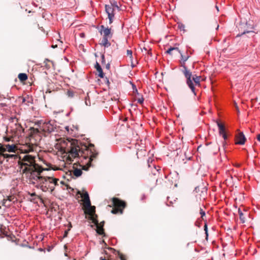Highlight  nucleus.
I'll list each match as a JSON object with an SVG mask.
<instances>
[{
    "mask_svg": "<svg viewBox=\"0 0 260 260\" xmlns=\"http://www.w3.org/2000/svg\"><path fill=\"white\" fill-rule=\"evenodd\" d=\"M60 151L62 153L68 154L67 158L68 161H71L73 158L78 157H82L84 159L88 158L87 167L82 166V169L86 171L88 170V167L91 166L92 160L96 158L98 154L93 144H89L87 145L76 140H72V141L68 140H61Z\"/></svg>",
    "mask_w": 260,
    "mask_h": 260,
    "instance_id": "nucleus-1",
    "label": "nucleus"
},
{
    "mask_svg": "<svg viewBox=\"0 0 260 260\" xmlns=\"http://www.w3.org/2000/svg\"><path fill=\"white\" fill-rule=\"evenodd\" d=\"M37 144L36 142L32 141L26 143L21 148V151L24 153H26L22 158L20 157V160L18 162L20 165V172L22 174H30L32 177L36 175H40L43 171H48L50 170V164H46L48 168H44L36 162V155L30 154L29 153L36 152L37 154Z\"/></svg>",
    "mask_w": 260,
    "mask_h": 260,
    "instance_id": "nucleus-2",
    "label": "nucleus"
},
{
    "mask_svg": "<svg viewBox=\"0 0 260 260\" xmlns=\"http://www.w3.org/2000/svg\"><path fill=\"white\" fill-rule=\"evenodd\" d=\"M78 193L81 195V197L83 202V207L84 208V213L89 215V219L92 222H97L98 215L95 214V207L91 206L88 193L87 191H85L83 193H81L78 191Z\"/></svg>",
    "mask_w": 260,
    "mask_h": 260,
    "instance_id": "nucleus-3",
    "label": "nucleus"
},
{
    "mask_svg": "<svg viewBox=\"0 0 260 260\" xmlns=\"http://www.w3.org/2000/svg\"><path fill=\"white\" fill-rule=\"evenodd\" d=\"M181 59L180 61L181 66L183 68V70L182 71L185 77L186 78V84L191 89V91L196 94L195 93V89L194 87H193V83L192 81L191 80V76H192L191 72H190L185 64V62L188 59V55H183L181 53Z\"/></svg>",
    "mask_w": 260,
    "mask_h": 260,
    "instance_id": "nucleus-4",
    "label": "nucleus"
},
{
    "mask_svg": "<svg viewBox=\"0 0 260 260\" xmlns=\"http://www.w3.org/2000/svg\"><path fill=\"white\" fill-rule=\"evenodd\" d=\"M54 125L52 123H51V121L43 123L40 129L34 127H31L29 129V140L32 142L33 139L35 138L37 136H39L40 137L39 134L41 131L44 132L50 133L54 131Z\"/></svg>",
    "mask_w": 260,
    "mask_h": 260,
    "instance_id": "nucleus-5",
    "label": "nucleus"
},
{
    "mask_svg": "<svg viewBox=\"0 0 260 260\" xmlns=\"http://www.w3.org/2000/svg\"><path fill=\"white\" fill-rule=\"evenodd\" d=\"M100 32L103 36V39L101 44L105 47H109L111 45L109 40L111 39L113 36V32L111 28L105 27L104 25L101 26Z\"/></svg>",
    "mask_w": 260,
    "mask_h": 260,
    "instance_id": "nucleus-6",
    "label": "nucleus"
},
{
    "mask_svg": "<svg viewBox=\"0 0 260 260\" xmlns=\"http://www.w3.org/2000/svg\"><path fill=\"white\" fill-rule=\"evenodd\" d=\"M33 179L40 183V188L44 192H47L50 191L52 192L54 189V186H51L50 183H49V181L47 177L43 176L40 175H36L35 177H33Z\"/></svg>",
    "mask_w": 260,
    "mask_h": 260,
    "instance_id": "nucleus-7",
    "label": "nucleus"
},
{
    "mask_svg": "<svg viewBox=\"0 0 260 260\" xmlns=\"http://www.w3.org/2000/svg\"><path fill=\"white\" fill-rule=\"evenodd\" d=\"M17 147L15 144H0V156H3L4 158H14L17 157L16 155L9 154L5 153V152H15Z\"/></svg>",
    "mask_w": 260,
    "mask_h": 260,
    "instance_id": "nucleus-8",
    "label": "nucleus"
},
{
    "mask_svg": "<svg viewBox=\"0 0 260 260\" xmlns=\"http://www.w3.org/2000/svg\"><path fill=\"white\" fill-rule=\"evenodd\" d=\"M112 206H113L111 212L113 214L123 213V210L126 207V203L118 198H112Z\"/></svg>",
    "mask_w": 260,
    "mask_h": 260,
    "instance_id": "nucleus-9",
    "label": "nucleus"
},
{
    "mask_svg": "<svg viewBox=\"0 0 260 260\" xmlns=\"http://www.w3.org/2000/svg\"><path fill=\"white\" fill-rule=\"evenodd\" d=\"M105 9L109 19V24H111L113 22V18L115 15L114 11L116 9L112 7V5H106L105 6Z\"/></svg>",
    "mask_w": 260,
    "mask_h": 260,
    "instance_id": "nucleus-10",
    "label": "nucleus"
},
{
    "mask_svg": "<svg viewBox=\"0 0 260 260\" xmlns=\"http://www.w3.org/2000/svg\"><path fill=\"white\" fill-rule=\"evenodd\" d=\"M238 133L235 136V144L239 145H243L246 140V139L242 132L238 130Z\"/></svg>",
    "mask_w": 260,
    "mask_h": 260,
    "instance_id": "nucleus-11",
    "label": "nucleus"
},
{
    "mask_svg": "<svg viewBox=\"0 0 260 260\" xmlns=\"http://www.w3.org/2000/svg\"><path fill=\"white\" fill-rule=\"evenodd\" d=\"M219 148L218 145L215 144L212 147L207 145L205 148V150L209 152L210 153L216 154L219 151Z\"/></svg>",
    "mask_w": 260,
    "mask_h": 260,
    "instance_id": "nucleus-12",
    "label": "nucleus"
},
{
    "mask_svg": "<svg viewBox=\"0 0 260 260\" xmlns=\"http://www.w3.org/2000/svg\"><path fill=\"white\" fill-rule=\"evenodd\" d=\"M108 249L111 250L115 255H117L120 260H126V256L119 251H117L111 247H108Z\"/></svg>",
    "mask_w": 260,
    "mask_h": 260,
    "instance_id": "nucleus-13",
    "label": "nucleus"
},
{
    "mask_svg": "<svg viewBox=\"0 0 260 260\" xmlns=\"http://www.w3.org/2000/svg\"><path fill=\"white\" fill-rule=\"evenodd\" d=\"M94 223L96 226V231L97 233L101 235H103L104 236H105V234L104 233V228L102 226H100V225L98 224V220H97L96 222H93Z\"/></svg>",
    "mask_w": 260,
    "mask_h": 260,
    "instance_id": "nucleus-14",
    "label": "nucleus"
},
{
    "mask_svg": "<svg viewBox=\"0 0 260 260\" xmlns=\"http://www.w3.org/2000/svg\"><path fill=\"white\" fill-rule=\"evenodd\" d=\"M95 68L96 69L97 72H98V76L100 78H103L104 76V74L103 72V70L100 65V64L96 62L95 65Z\"/></svg>",
    "mask_w": 260,
    "mask_h": 260,
    "instance_id": "nucleus-15",
    "label": "nucleus"
},
{
    "mask_svg": "<svg viewBox=\"0 0 260 260\" xmlns=\"http://www.w3.org/2000/svg\"><path fill=\"white\" fill-rule=\"evenodd\" d=\"M76 165V164H74V166H73L74 170L73 171V174L76 177H78L82 175V171L81 169L76 168L75 167V165Z\"/></svg>",
    "mask_w": 260,
    "mask_h": 260,
    "instance_id": "nucleus-16",
    "label": "nucleus"
},
{
    "mask_svg": "<svg viewBox=\"0 0 260 260\" xmlns=\"http://www.w3.org/2000/svg\"><path fill=\"white\" fill-rule=\"evenodd\" d=\"M47 179L49 181V183L54 185V187L56 185H57V182L59 180L58 179L53 178L52 177H47Z\"/></svg>",
    "mask_w": 260,
    "mask_h": 260,
    "instance_id": "nucleus-17",
    "label": "nucleus"
},
{
    "mask_svg": "<svg viewBox=\"0 0 260 260\" xmlns=\"http://www.w3.org/2000/svg\"><path fill=\"white\" fill-rule=\"evenodd\" d=\"M217 124L218 125V127L219 128V133L220 135H221L222 134H223L225 133V128L224 125L220 123L219 122H217Z\"/></svg>",
    "mask_w": 260,
    "mask_h": 260,
    "instance_id": "nucleus-18",
    "label": "nucleus"
},
{
    "mask_svg": "<svg viewBox=\"0 0 260 260\" xmlns=\"http://www.w3.org/2000/svg\"><path fill=\"white\" fill-rule=\"evenodd\" d=\"M200 79H201V76H198L197 75H194L192 77V79H191V80L192 81H194V82L195 83L196 85H200ZM193 85H194L193 84Z\"/></svg>",
    "mask_w": 260,
    "mask_h": 260,
    "instance_id": "nucleus-19",
    "label": "nucleus"
},
{
    "mask_svg": "<svg viewBox=\"0 0 260 260\" xmlns=\"http://www.w3.org/2000/svg\"><path fill=\"white\" fill-rule=\"evenodd\" d=\"M173 52H175L176 53L180 52L178 48L171 47L168 50H167V51H166V53L168 54H169L170 55H173Z\"/></svg>",
    "mask_w": 260,
    "mask_h": 260,
    "instance_id": "nucleus-20",
    "label": "nucleus"
},
{
    "mask_svg": "<svg viewBox=\"0 0 260 260\" xmlns=\"http://www.w3.org/2000/svg\"><path fill=\"white\" fill-rule=\"evenodd\" d=\"M18 79L21 82H24L27 79V76L25 73H20L18 76Z\"/></svg>",
    "mask_w": 260,
    "mask_h": 260,
    "instance_id": "nucleus-21",
    "label": "nucleus"
},
{
    "mask_svg": "<svg viewBox=\"0 0 260 260\" xmlns=\"http://www.w3.org/2000/svg\"><path fill=\"white\" fill-rule=\"evenodd\" d=\"M110 4L109 5H112V7L117 9L118 11L120 10L117 1H115V0H110Z\"/></svg>",
    "mask_w": 260,
    "mask_h": 260,
    "instance_id": "nucleus-22",
    "label": "nucleus"
},
{
    "mask_svg": "<svg viewBox=\"0 0 260 260\" xmlns=\"http://www.w3.org/2000/svg\"><path fill=\"white\" fill-rule=\"evenodd\" d=\"M238 213L240 217V219L242 223H244L245 222V217L244 216V214L242 213L240 209H238Z\"/></svg>",
    "mask_w": 260,
    "mask_h": 260,
    "instance_id": "nucleus-23",
    "label": "nucleus"
},
{
    "mask_svg": "<svg viewBox=\"0 0 260 260\" xmlns=\"http://www.w3.org/2000/svg\"><path fill=\"white\" fill-rule=\"evenodd\" d=\"M50 62L51 61L48 59H46L44 60V63L45 64V66L46 67V68L47 69H49L50 68V64L48 63L49 62Z\"/></svg>",
    "mask_w": 260,
    "mask_h": 260,
    "instance_id": "nucleus-24",
    "label": "nucleus"
},
{
    "mask_svg": "<svg viewBox=\"0 0 260 260\" xmlns=\"http://www.w3.org/2000/svg\"><path fill=\"white\" fill-rule=\"evenodd\" d=\"M200 213L201 215V218H202V219L203 220H205L204 217L205 216V212L204 211H203V210L202 208H200Z\"/></svg>",
    "mask_w": 260,
    "mask_h": 260,
    "instance_id": "nucleus-25",
    "label": "nucleus"
},
{
    "mask_svg": "<svg viewBox=\"0 0 260 260\" xmlns=\"http://www.w3.org/2000/svg\"><path fill=\"white\" fill-rule=\"evenodd\" d=\"M127 55L131 59L133 58V52L131 50H127L126 51Z\"/></svg>",
    "mask_w": 260,
    "mask_h": 260,
    "instance_id": "nucleus-26",
    "label": "nucleus"
},
{
    "mask_svg": "<svg viewBox=\"0 0 260 260\" xmlns=\"http://www.w3.org/2000/svg\"><path fill=\"white\" fill-rule=\"evenodd\" d=\"M204 230L205 231V233H206V236L207 237L208 236V228H207V224L206 223H205V225H204Z\"/></svg>",
    "mask_w": 260,
    "mask_h": 260,
    "instance_id": "nucleus-27",
    "label": "nucleus"
},
{
    "mask_svg": "<svg viewBox=\"0 0 260 260\" xmlns=\"http://www.w3.org/2000/svg\"><path fill=\"white\" fill-rule=\"evenodd\" d=\"M143 101H144L143 98L139 99L138 100V102L140 104H142L143 103Z\"/></svg>",
    "mask_w": 260,
    "mask_h": 260,
    "instance_id": "nucleus-28",
    "label": "nucleus"
},
{
    "mask_svg": "<svg viewBox=\"0 0 260 260\" xmlns=\"http://www.w3.org/2000/svg\"><path fill=\"white\" fill-rule=\"evenodd\" d=\"M221 135L222 136V137L223 138V139L224 140L227 139V136H226V135L225 134V132L223 134H222Z\"/></svg>",
    "mask_w": 260,
    "mask_h": 260,
    "instance_id": "nucleus-29",
    "label": "nucleus"
},
{
    "mask_svg": "<svg viewBox=\"0 0 260 260\" xmlns=\"http://www.w3.org/2000/svg\"><path fill=\"white\" fill-rule=\"evenodd\" d=\"M17 130H19V131H20L21 129H22L23 131H24V129H23L22 127L21 126V125L20 124L18 125V127H17Z\"/></svg>",
    "mask_w": 260,
    "mask_h": 260,
    "instance_id": "nucleus-30",
    "label": "nucleus"
},
{
    "mask_svg": "<svg viewBox=\"0 0 260 260\" xmlns=\"http://www.w3.org/2000/svg\"><path fill=\"white\" fill-rule=\"evenodd\" d=\"M102 63H105V56L104 55H102Z\"/></svg>",
    "mask_w": 260,
    "mask_h": 260,
    "instance_id": "nucleus-31",
    "label": "nucleus"
},
{
    "mask_svg": "<svg viewBox=\"0 0 260 260\" xmlns=\"http://www.w3.org/2000/svg\"><path fill=\"white\" fill-rule=\"evenodd\" d=\"M104 223H105L104 221L101 222L100 223L98 222V224L100 225V226H102L103 228L104 226Z\"/></svg>",
    "mask_w": 260,
    "mask_h": 260,
    "instance_id": "nucleus-32",
    "label": "nucleus"
},
{
    "mask_svg": "<svg viewBox=\"0 0 260 260\" xmlns=\"http://www.w3.org/2000/svg\"><path fill=\"white\" fill-rule=\"evenodd\" d=\"M4 140H5V141L6 142H9L10 141V138H7V137H5L4 138Z\"/></svg>",
    "mask_w": 260,
    "mask_h": 260,
    "instance_id": "nucleus-33",
    "label": "nucleus"
},
{
    "mask_svg": "<svg viewBox=\"0 0 260 260\" xmlns=\"http://www.w3.org/2000/svg\"><path fill=\"white\" fill-rule=\"evenodd\" d=\"M69 230H68L65 231L64 236H63L64 237H66L67 236L68 234V231H69Z\"/></svg>",
    "mask_w": 260,
    "mask_h": 260,
    "instance_id": "nucleus-34",
    "label": "nucleus"
},
{
    "mask_svg": "<svg viewBox=\"0 0 260 260\" xmlns=\"http://www.w3.org/2000/svg\"><path fill=\"white\" fill-rule=\"evenodd\" d=\"M110 68V64L109 63H108L106 66V68L108 70H109Z\"/></svg>",
    "mask_w": 260,
    "mask_h": 260,
    "instance_id": "nucleus-35",
    "label": "nucleus"
},
{
    "mask_svg": "<svg viewBox=\"0 0 260 260\" xmlns=\"http://www.w3.org/2000/svg\"><path fill=\"white\" fill-rule=\"evenodd\" d=\"M250 32H253V31H244L242 35L245 34L246 33H250Z\"/></svg>",
    "mask_w": 260,
    "mask_h": 260,
    "instance_id": "nucleus-36",
    "label": "nucleus"
},
{
    "mask_svg": "<svg viewBox=\"0 0 260 260\" xmlns=\"http://www.w3.org/2000/svg\"><path fill=\"white\" fill-rule=\"evenodd\" d=\"M80 36L81 37H82V38H84V37H85V34H84V33H81V34H80Z\"/></svg>",
    "mask_w": 260,
    "mask_h": 260,
    "instance_id": "nucleus-37",
    "label": "nucleus"
},
{
    "mask_svg": "<svg viewBox=\"0 0 260 260\" xmlns=\"http://www.w3.org/2000/svg\"><path fill=\"white\" fill-rule=\"evenodd\" d=\"M257 139L259 142H260V134L257 135Z\"/></svg>",
    "mask_w": 260,
    "mask_h": 260,
    "instance_id": "nucleus-38",
    "label": "nucleus"
},
{
    "mask_svg": "<svg viewBox=\"0 0 260 260\" xmlns=\"http://www.w3.org/2000/svg\"><path fill=\"white\" fill-rule=\"evenodd\" d=\"M37 196V194L35 192L34 193H32L30 194V196L31 197H35V196Z\"/></svg>",
    "mask_w": 260,
    "mask_h": 260,
    "instance_id": "nucleus-39",
    "label": "nucleus"
},
{
    "mask_svg": "<svg viewBox=\"0 0 260 260\" xmlns=\"http://www.w3.org/2000/svg\"><path fill=\"white\" fill-rule=\"evenodd\" d=\"M236 108L238 112H239V108L236 104Z\"/></svg>",
    "mask_w": 260,
    "mask_h": 260,
    "instance_id": "nucleus-40",
    "label": "nucleus"
},
{
    "mask_svg": "<svg viewBox=\"0 0 260 260\" xmlns=\"http://www.w3.org/2000/svg\"><path fill=\"white\" fill-rule=\"evenodd\" d=\"M148 53L149 54L151 55V49H150V50L148 51Z\"/></svg>",
    "mask_w": 260,
    "mask_h": 260,
    "instance_id": "nucleus-41",
    "label": "nucleus"
},
{
    "mask_svg": "<svg viewBox=\"0 0 260 260\" xmlns=\"http://www.w3.org/2000/svg\"><path fill=\"white\" fill-rule=\"evenodd\" d=\"M133 88H134H134H135V89H136V92H137V89H136V86L133 85Z\"/></svg>",
    "mask_w": 260,
    "mask_h": 260,
    "instance_id": "nucleus-42",
    "label": "nucleus"
},
{
    "mask_svg": "<svg viewBox=\"0 0 260 260\" xmlns=\"http://www.w3.org/2000/svg\"><path fill=\"white\" fill-rule=\"evenodd\" d=\"M201 148H202V147H201V146H199V147L198 148V151H199V150H200V149H201Z\"/></svg>",
    "mask_w": 260,
    "mask_h": 260,
    "instance_id": "nucleus-43",
    "label": "nucleus"
},
{
    "mask_svg": "<svg viewBox=\"0 0 260 260\" xmlns=\"http://www.w3.org/2000/svg\"><path fill=\"white\" fill-rule=\"evenodd\" d=\"M25 99L23 98V100H22V102L24 103V102H25Z\"/></svg>",
    "mask_w": 260,
    "mask_h": 260,
    "instance_id": "nucleus-44",
    "label": "nucleus"
},
{
    "mask_svg": "<svg viewBox=\"0 0 260 260\" xmlns=\"http://www.w3.org/2000/svg\"><path fill=\"white\" fill-rule=\"evenodd\" d=\"M108 260H112V259L111 257H108Z\"/></svg>",
    "mask_w": 260,
    "mask_h": 260,
    "instance_id": "nucleus-45",
    "label": "nucleus"
},
{
    "mask_svg": "<svg viewBox=\"0 0 260 260\" xmlns=\"http://www.w3.org/2000/svg\"><path fill=\"white\" fill-rule=\"evenodd\" d=\"M101 260H108V259H106V258H101Z\"/></svg>",
    "mask_w": 260,
    "mask_h": 260,
    "instance_id": "nucleus-46",
    "label": "nucleus"
},
{
    "mask_svg": "<svg viewBox=\"0 0 260 260\" xmlns=\"http://www.w3.org/2000/svg\"><path fill=\"white\" fill-rule=\"evenodd\" d=\"M218 27H219V25H217V27H216V29H217L218 28Z\"/></svg>",
    "mask_w": 260,
    "mask_h": 260,
    "instance_id": "nucleus-47",
    "label": "nucleus"
},
{
    "mask_svg": "<svg viewBox=\"0 0 260 260\" xmlns=\"http://www.w3.org/2000/svg\"><path fill=\"white\" fill-rule=\"evenodd\" d=\"M2 226H3V225H1V227H0V231H1V229H2Z\"/></svg>",
    "mask_w": 260,
    "mask_h": 260,
    "instance_id": "nucleus-48",
    "label": "nucleus"
},
{
    "mask_svg": "<svg viewBox=\"0 0 260 260\" xmlns=\"http://www.w3.org/2000/svg\"><path fill=\"white\" fill-rule=\"evenodd\" d=\"M216 8L217 10H218V8L217 6L216 7Z\"/></svg>",
    "mask_w": 260,
    "mask_h": 260,
    "instance_id": "nucleus-49",
    "label": "nucleus"
},
{
    "mask_svg": "<svg viewBox=\"0 0 260 260\" xmlns=\"http://www.w3.org/2000/svg\"><path fill=\"white\" fill-rule=\"evenodd\" d=\"M2 105L3 106H5V104H2Z\"/></svg>",
    "mask_w": 260,
    "mask_h": 260,
    "instance_id": "nucleus-50",
    "label": "nucleus"
},
{
    "mask_svg": "<svg viewBox=\"0 0 260 260\" xmlns=\"http://www.w3.org/2000/svg\"><path fill=\"white\" fill-rule=\"evenodd\" d=\"M0 209H1V206H0Z\"/></svg>",
    "mask_w": 260,
    "mask_h": 260,
    "instance_id": "nucleus-51",
    "label": "nucleus"
}]
</instances>
